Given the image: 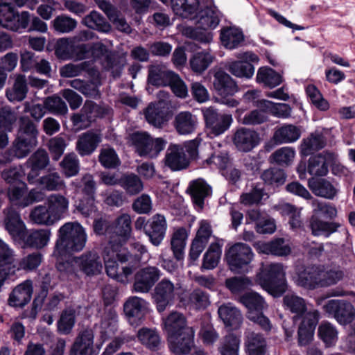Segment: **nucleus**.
I'll return each mask as SVG.
<instances>
[{"label": "nucleus", "instance_id": "nucleus-4", "mask_svg": "<svg viewBox=\"0 0 355 355\" xmlns=\"http://www.w3.org/2000/svg\"><path fill=\"white\" fill-rule=\"evenodd\" d=\"M256 282L275 297L282 295L288 288L283 265L278 263L263 265L256 276Z\"/></svg>", "mask_w": 355, "mask_h": 355}, {"label": "nucleus", "instance_id": "nucleus-53", "mask_svg": "<svg viewBox=\"0 0 355 355\" xmlns=\"http://www.w3.org/2000/svg\"><path fill=\"white\" fill-rule=\"evenodd\" d=\"M27 92L26 76L19 74L17 76L12 87L6 90V96L10 102L21 101L26 98Z\"/></svg>", "mask_w": 355, "mask_h": 355}, {"label": "nucleus", "instance_id": "nucleus-2", "mask_svg": "<svg viewBox=\"0 0 355 355\" xmlns=\"http://www.w3.org/2000/svg\"><path fill=\"white\" fill-rule=\"evenodd\" d=\"M87 235L85 229L78 222H67L58 230V239L53 256L57 257L56 267L61 272H69L71 264L64 261L70 254L82 251L86 245Z\"/></svg>", "mask_w": 355, "mask_h": 355}, {"label": "nucleus", "instance_id": "nucleus-31", "mask_svg": "<svg viewBox=\"0 0 355 355\" xmlns=\"http://www.w3.org/2000/svg\"><path fill=\"white\" fill-rule=\"evenodd\" d=\"M175 74L174 71L169 70L165 65H151L148 69V82L157 87L168 86Z\"/></svg>", "mask_w": 355, "mask_h": 355}, {"label": "nucleus", "instance_id": "nucleus-58", "mask_svg": "<svg viewBox=\"0 0 355 355\" xmlns=\"http://www.w3.org/2000/svg\"><path fill=\"white\" fill-rule=\"evenodd\" d=\"M20 57V65L23 71H28L31 69L35 68L37 73H44V58L37 62L35 58V54L28 51L22 52Z\"/></svg>", "mask_w": 355, "mask_h": 355}, {"label": "nucleus", "instance_id": "nucleus-57", "mask_svg": "<svg viewBox=\"0 0 355 355\" xmlns=\"http://www.w3.org/2000/svg\"><path fill=\"white\" fill-rule=\"evenodd\" d=\"M319 338L324 343L327 347L334 345L338 340V331L336 327L328 321H322L318 329Z\"/></svg>", "mask_w": 355, "mask_h": 355}, {"label": "nucleus", "instance_id": "nucleus-40", "mask_svg": "<svg viewBox=\"0 0 355 355\" xmlns=\"http://www.w3.org/2000/svg\"><path fill=\"white\" fill-rule=\"evenodd\" d=\"M340 223L336 222L324 221L316 216H312L310 219L309 227L314 236H324L329 237L333 233L337 232Z\"/></svg>", "mask_w": 355, "mask_h": 355}, {"label": "nucleus", "instance_id": "nucleus-24", "mask_svg": "<svg viewBox=\"0 0 355 355\" xmlns=\"http://www.w3.org/2000/svg\"><path fill=\"white\" fill-rule=\"evenodd\" d=\"M101 141L102 137L100 133L89 130L79 135L76 149L80 156H88L96 150Z\"/></svg>", "mask_w": 355, "mask_h": 355}, {"label": "nucleus", "instance_id": "nucleus-28", "mask_svg": "<svg viewBox=\"0 0 355 355\" xmlns=\"http://www.w3.org/2000/svg\"><path fill=\"white\" fill-rule=\"evenodd\" d=\"M163 325L167 337L182 334L183 331H187V329H193L187 325L184 314L178 311H172L164 318Z\"/></svg>", "mask_w": 355, "mask_h": 355}, {"label": "nucleus", "instance_id": "nucleus-3", "mask_svg": "<svg viewBox=\"0 0 355 355\" xmlns=\"http://www.w3.org/2000/svg\"><path fill=\"white\" fill-rule=\"evenodd\" d=\"M196 19V26L186 27L183 31L184 35L201 43L211 42L213 35L208 30L215 28L219 24L218 10L215 7H206L200 10Z\"/></svg>", "mask_w": 355, "mask_h": 355}, {"label": "nucleus", "instance_id": "nucleus-42", "mask_svg": "<svg viewBox=\"0 0 355 355\" xmlns=\"http://www.w3.org/2000/svg\"><path fill=\"white\" fill-rule=\"evenodd\" d=\"M180 302L195 309H205L210 304L209 294L200 288L194 289L185 297H182Z\"/></svg>", "mask_w": 355, "mask_h": 355}, {"label": "nucleus", "instance_id": "nucleus-23", "mask_svg": "<svg viewBox=\"0 0 355 355\" xmlns=\"http://www.w3.org/2000/svg\"><path fill=\"white\" fill-rule=\"evenodd\" d=\"M335 157L334 153L327 151L311 156L308 161V173L313 176L326 175L329 171V164Z\"/></svg>", "mask_w": 355, "mask_h": 355}, {"label": "nucleus", "instance_id": "nucleus-18", "mask_svg": "<svg viewBox=\"0 0 355 355\" xmlns=\"http://www.w3.org/2000/svg\"><path fill=\"white\" fill-rule=\"evenodd\" d=\"M167 230V222L164 215L156 214L148 220L146 235L155 246H159L164 240Z\"/></svg>", "mask_w": 355, "mask_h": 355}, {"label": "nucleus", "instance_id": "nucleus-12", "mask_svg": "<svg viewBox=\"0 0 355 355\" xmlns=\"http://www.w3.org/2000/svg\"><path fill=\"white\" fill-rule=\"evenodd\" d=\"M162 276L161 270L156 266H146L135 275L132 291L148 293Z\"/></svg>", "mask_w": 355, "mask_h": 355}, {"label": "nucleus", "instance_id": "nucleus-33", "mask_svg": "<svg viewBox=\"0 0 355 355\" xmlns=\"http://www.w3.org/2000/svg\"><path fill=\"white\" fill-rule=\"evenodd\" d=\"M174 127L180 135H186L193 133L198 125V119L190 112H180L175 116Z\"/></svg>", "mask_w": 355, "mask_h": 355}, {"label": "nucleus", "instance_id": "nucleus-32", "mask_svg": "<svg viewBox=\"0 0 355 355\" xmlns=\"http://www.w3.org/2000/svg\"><path fill=\"white\" fill-rule=\"evenodd\" d=\"M187 191L193 202L202 208L205 199L211 193V188L204 180L199 178L190 182Z\"/></svg>", "mask_w": 355, "mask_h": 355}, {"label": "nucleus", "instance_id": "nucleus-60", "mask_svg": "<svg viewBox=\"0 0 355 355\" xmlns=\"http://www.w3.org/2000/svg\"><path fill=\"white\" fill-rule=\"evenodd\" d=\"M284 304L286 309L295 314L293 317L295 321L297 317L302 315L306 311L304 300L295 295H286L284 297Z\"/></svg>", "mask_w": 355, "mask_h": 355}, {"label": "nucleus", "instance_id": "nucleus-43", "mask_svg": "<svg viewBox=\"0 0 355 355\" xmlns=\"http://www.w3.org/2000/svg\"><path fill=\"white\" fill-rule=\"evenodd\" d=\"M215 56L209 49L197 52L189 60L191 69L197 73L204 72L214 62Z\"/></svg>", "mask_w": 355, "mask_h": 355}, {"label": "nucleus", "instance_id": "nucleus-47", "mask_svg": "<svg viewBox=\"0 0 355 355\" xmlns=\"http://www.w3.org/2000/svg\"><path fill=\"white\" fill-rule=\"evenodd\" d=\"M31 166V171L28 175V180L30 183H35V180H40V183H43L44 178L39 176L40 171L44 168V150L39 149L28 160Z\"/></svg>", "mask_w": 355, "mask_h": 355}, {"label": "nucleus", "instance_id": "nucleus-48", "mask_svg": "<svg viewBox=\"0 0 355 355\" xmlns=\"http://www.w3.org/2000/svg\"><path fill=\"white\" fill-rule=\"evenodd\" d=\"M345 277L344 271L339 267L324 268L320 266V288L336 284Z\"/></svg>", "mask_w": 355, "mask_h": 355}, {"label": "nucleus", "instance_id": "nucleus-63", "mask_svg": "<svg viewBox=\"0 0 355 355\" xmlns=\"http://www.w3.org/2000/svg\"><path fill=\"white\" fill-rule=\"evenodd\" d=\"M286 177L284 170L277 168L265 170L261 175V178L265 184L276 187L283 184L285 182Z\"/></svg>", "mask_w": 355, "mask_h": 355}, {"label": "nucleus", "instance_id": "nucleus-36", "mask_svg": "<svg viewBox=\"0 0 355 355\" xmlns=\"http://www.w3.org/2000/svg\"><path fill=\"white\" fill-rule=\"evenodd\" d=\"M308 185L315 196L327 199L332 200L338 193L336 187L326 179L312 178L309 180Z\"/></svg>", "mask_w": 355, "mask_h": 355}, {"label": "nucleus", "instance_id": "nucleus-20", "mask_svg": "<svg viewBox=\"0 0 355 355\" xmlns=\"http://www.w3.org/2000/svg\"><path fill=\"white\" fill-rule=\"evenodd\" d=\"M148 302L139 297H130L124 304V312L132 325L137 326L143 320Z\"/></svg>", "mask_w": 355, "mask_h": 355}, {"label": "nucleus", "instance_id": "nucleus-35", "mask_svg": "<svg viewBox=\"0 0 355 355\" xmlns=\"http://www.w3.org/2000/svg\"><path fill=\"white\" fill-rule=\"evenodd\" d=\"M220 38L223 46L230 50L239 48L244 42L243 32L236 27H226L221 29Z\"/></svg>", "mask_w": 355, "mask_h": 355}, {"label": "nucleus", "instance_id": "nucleus-61", "mask_svg": "<svg viewBox=\"0 0 355 355\" xmlns=\"http://www.w3.org/2000/svg\"><path fill=\"white\" fill-rule=\"evenodd\" d=\"M62 171L67 178L76 176L80 171V161L77 155L72 153L66 155L60 163Z\"/></svg>", "mask_w": 355, "mask_h": 355}, {"label": "nucleus", "instance_id": "nucleus-62", "mask_svg": "<svg viewBox=\"0 0 355 355\" xmlns=\"http://www.w3.org/2000/svg\"><path fill=\"white\" fill-rule=\"evenodd\" d=\"M295 155L293 148L289 146L282 147L275 150L270 156L271 162L280 166H288L293 162Z\"/></svg>", "mask_w": 355, "mask_h": 355}, {"label": "nucleus", "instance_id": "nucleus-37", "mask_svg": "<svg viewBox=\"0 0 355 355\" xmlns=\"http://www.w3.org/2000/svg\"><path fill=\"white\" fill-rule=\"evenodd\" d=\"M218 313L227 327H237L242 323L243 317L241 311L231 303L220 306Z\"/></svg>", "mask_w": 355, "mask_h": 355}, {"label": "nucleus", "instance_id": "nucleus-29", "mask_svg": "<svg viewBox=\"0 0 355 355\" xmlns=\"http://www.w3.org/2000/svg\"><path fill=\"white\" fill-rule=\"evenodd\" d=\"M32 294V282L26 280L12 290L9 295L8 304L13 307H23L30 302Z\"/></svg>", "mask_w": 355, "mask_h": 355}, {"label": "nucleus", "instance_id": "nucleus-64", "mask_svg": "<svg viewBox=\"0 0 355 355\" xmlns=\"http://www.w3.org/2000/svg\"><path fill=\"white\" fill-rule=\"evenodd\" d=\"M240 340L234 334L225 336L218 347L221 355H239Z\"/></svg>", "mask_w": 355, "mask_h": 355}, {"label": "nucleus", "instance_id": "nucleus-10", "mask_svg": "<svg viewBox=\"0 0 355 355\" xmlns=\"http://www.w3.org/2000/svg\"><path fill=\"white\" fill-rule=\"evenodd\" d=\"M29 21L30 15L28 12H22L19 15L15 13L11 3L0 5V24L6 28L19 31L21 28H26Z\"/></svg>", "mask_w": 355, "mask_h": 355}, {"label": "nucleus", "instance_id": "nucleus-6", "mask_svg": "<svg viewBox=\"0 0 355 355\" xmlns=\"http://www.w3.org/2000/svg\"><path fill=\"white\" fill-rule=\"evenodd\" d=\"M225 257L230 270L234 273H241L252 261L254 254L248 245L236 243L228 249Z\"/></svg>", "mask_w": 355, "mask_h": 355}, {"label": "nucleus", "instance_id": "nucleus-14", "mask_svg": "<svg viewBox=\"0 0 355 355\" xmlns=\"http://www.w3.org/2000/svg\"><path fill=\"white\" fill-rule=\"evenodd\" d=\"M295 284L308 290L320 288V266L298 268L293 277Z\"/></svg>", "mask_w": 355, "mask_h": 355}, {"label": "nucleus", "instance_id": "nucleus-49", "mask_svg": "<svg viewBox=\"0 0 355 355\" xmlns=\"http://www.w3.org/2000/svg\"><path fill=\"white\" fill-rule=\"evenodd\" d=\"M260 252L276 256H286L291 252L290 247L285 243L284 239H276L270 242L258 245Z\"/></svg>", "mask_w": 355, "mask_h": 355}, {"label": "nucleus", "instance_id": "nucleus-25", "mask_svg": "<svg viewBox=\"0 0 355 355\" xmlns=\"http://www.w3.org/2000/svg\"><path fill=\"white\" fill-rule=\"evenodd\" d=\"M165 164L175 171L187 168L189 165V159L185 155L183 146L171 145L165 156Z\"/></svg>", "mask_w": 355, "mask_h": 355}, {"label": "nucleus", "instance_id": "nucleus-11", "mask_svg": "<svg viewBox=\"0 0 355 355\" xmlns=\"http://www.w3.org/2000/svg\"><path fill=\"white\" fill-rule=\"evenodd\" d=\"M175 291L174 284L168 279L164 278L156 284L152 293V300L159 313L164 312L168 306L173 304Z\"/></svg>", "mask_w": 355, "mask_h": 355}, {"label": "nucleus", "instance_id": "nucleus-15", "mask_svg": "<svg viewBox=\"0 0 355 355\" xmlns=\"http://www.w3.org/2000/svg\"><path fill=\"white\" fill-rule=\"evenodd\" d=\"M37 144V141L33 138L26 139L17 135L11 148L3 154L0 155V163H8L12 161L13 157L21 159L26 157Z\"/></svg>", "mask_w": 355, "mask_h": 355}, {"label": "nucleus", "instance_id": "nucleus-34", "mask_svg": "<svg viewBox=\"0 0 355 355\" xmlns=\"http://www.w3.org/2000/svg\"><path fill=\"white\" fill-rule=\"evenodd\" d=\"M301 135L300 127L293 124H284L276 129L273 139L277 144H291L297 141Z\"/></svg>", "mask_w": 355, "mask_h": 355}, {"label": "nucleus", "instance_id": "nucleus-19", "mask_svg": "<svg viewBox=\"0 0 355 355\" xmlns=\"http://www.w3.org/2000/svg\"><path fill=\"white\" fill-rule=\"evenodd\" d=\"M232 141L239 151L247 153L251 151L259 144L260 137L254 130L240 128L235 132Z\"/></svg>", "mask_w": 355, "mask_h": 355}, {"label": "nucleus", "instance_id": "nucleus-5", "mask_svg": "<svg viewBox=\"0 0 355 355\" xmlns=\"http://www.w3.org/2000/svg\"><path fill=\"white\" fill-rule=\"evenodd\" d=\"M130 139L139 155L149 158L157 157L167 143L160 137L153 139L146 132H134L130 135Z\"/></svg>", "mask_w": 355, "mask_h": 355}, {"label": "nucleus", "instance_id": "nucleus-9", "mask_svg": "<svg viewBox=\"0 0 355 355\" xmlns=\"http://www.w3.org/2000/svg\"><path fill=\"white\" fill-rule=\"evenodd\" d=\"M202 113L209 134L214 137L223 134L233 121L231 114L220 113L212 107L204 109Z\"/></svg>", "mask_w": 355, "mask_h": 355}, {"label": "nucleus", "instance_id": "nucleus-59", "mask_svg": "<svg viewBox=\"0 0 355 355\" xmlns=\"http://www.w3.org/2000/svg\"><path fill=\"white\" fill-rule=\"evenodd\" d=\"M140 343L146 347L155 350L160 344V337L155 329L143 327L137 332Z\"/></svg>", "mask_w": 355, "mask_h": 355}, {"label": "nucleus", "instance_id": "nucleus-22", "mask_svg": "<svg viewBox=\"0 0 355 355\" xmlns=\"http://www.w3.org/2000/svg\"><path fill=\"white\" fill-rule=\"evenodd\" d=\"M94 338L91 329L80 331L71 347L69 355H94Z\"/></svg>", "mask_w": 355, "mask_h": 355}, {"label": "nucleus", "instance_id": "nucleus-21", "mask_svg": "<svg viewBox=\"0 0 355 355\" xmlns=\"http://www.w3.org/2000/svg\"><path fill=\"white\" fill-rule=\"evenodd\" d=\"M75 264L88 276L99 273L103 268L99 255L95 251H87L73 259Z\"/></svg>", "mask_w": 355, "mask_h": 355}, {"label": "nucleus", "instance_id": "nucleus-54", "mask_svg": "<svg viewBox=\"0 0 355 355\" xmlns=\"http://www.w3.org/2000/svg\"><path fill=\"white\" fill-rule=\"evenodd\" d=\"M222 253V244L220 241H216L209 245L203 256L202 268L211 270L215 268L219 262Z\"/></svg>", "mask_w": 355, "mask_h": 355}, {"label": "nucleus", "instance_id": "nucleus-7", "mask_svg": "<svg viewBox=\"0 0 355 355\" xmlns=\"http://www.w3.org/2000/svg\"><path fill=\"white\" fill-rule=\"evenodd\" d=\"M108 107L100 105L92 101H86L80 111L73 114L71 121L76 130L86 129L96 118H101L108 114Z\"/></svg>", "mask_w": 355, "mask_h": 355}, {"label": "nucleus", "instance_id": "nucleus-56", "mask_svg": "<svg viewBox=\"0 0 355 355\" xmlns=\"http://www.w3.org/2000/svg\"><path fill=\"white\" fill-rule=\"evenodd\" d=\"M257 81L266 87L273 88L282 83V77L271 68L261 67L257 71Z\"/></svg>", "mask_w": 355, "mask_h": 355}, {"label": "nucleus", "instance_id": "nucleus-26", "mask_svg": "<svg viewBox=\"0 0 355 355\" xmlns=\"http://www.w3.org/2000/svg\"><path fill=\"white\" fill-rule=\"evenodd\" d=\"M327 139L322 131L315 130L304 138L299 146L302 157H308L325 147Z\"/></svg>", "mask_w": 355, "mask_h": 355}, {"label": "nucleus", "instance_id": "nucleus-16", "mask_svg": "<svg viewBox=\"0 0 355 355\" xmlns=\"http://www.w3.org/2000/svg\"><path fill=\"white\" fill-rule=\"evenodd\" d=\"M211 235L212 230L210 224L206 220H201L190 248L189 256L191 263L194 264L195 261L198 260L207 246Z\"/></svg>", "mask_w": 355, "mask_h": 355}, {"label": "nucleus", "instance_id": "nucleus-44", "mask_svg": "<svg viewBox=\"0 0 355 355\" xmlns=\"http://www.w3.org/2000/svg\"><path fill=\"white\" fill-rule=\"evenodd\" d=\"M187 237V232L184 227L177 229L172 234L171 247L173 256L177 261H181L184 259Z\"/></svg>", "mask_w": 355, "mask_h": 355}, {"label": "nucleus", "instance_id": "nucleus-46", "mask_svg": "<svg viewBox=\"0 0 355 355\" xmlns=\"http://www.w3.org/2000/svg\"><path fill=\"white\" fill-rule=\"evenodd\" d=\"M245 346L248 355H264L266 341L261 334L248 331L246 334Z\"/></svg>", "mask_w": 355, "mask_h": 355}, {"label": "nucleus", "instance_id": "nucleus-1", "mask_svg": "<svg viewBox=\"0 0 355 355\" xmlns=\"http://www.w3.org/2000/svg\"><path fill=\"white\" fill-rule=\"evenodd\" d=\"M132 234V220L128 214L119 216L107 227L108 242L103 248V258L107 275L119 282L125 284L135 271L134 263L139 258L123 248Z\"/></svg>", "mask_w": 355, "mask_h": 355}, {"label": "nucleus", "instance_id": "nucleus-27", "mask_svg": "<svg viewBox=\"0 0 355 355\" xmlns=\"http://www.w3.org/2000/svg\"><path fill=\"white\" fill-rule=\"evenodd\" d=\"M68 200L61 195L53 194L48 198V208L46 214V225H51L58 221L62 213L67 209Z\"/></svg>", "mask_w": 355, "mask_h": 355}, {"label": "nucleus", "instance_id": "nucleus-30", "mask_svg": "<svg viewBox=\"0 0 355 355\" xmlns=\"http://www.w3.org/2000/svg\"><path fill=\"white\" fill-rule=\"evenodd\" d=\"M214 89L220 96H232L237 92L236 83L227 73L218 71L214 74Z\"/></svg>", "mask_w": 355, "mask_h": 355}, {"label": "nucleus", "instance_id": "nucleus-41", "mask_svg": "<svg viewBox=\"0 0 355 355\" xmlns=\"http://www.w3.org/2000/svg\"><path fill=\"white\" fill-rule=\"evenodd\" d=\"M144 116L147 122L155 128H162L167 121L166 112L161 103L149 104L144 110Z\"/></svg>", "mask_w": 355, "mask_h": 355}, {"label": "nucleus", "instance_id": "nucleus-55", "mask_svg": "<svg viewBox=\"0 0 355 355\" xmlns=\"http://www.w3.org/2000/svg\"><path fill=\"white\" fill-rule=\"evenodd\" d=\"M198 6V0H171L174 12L184 18H188L195 13Z\"/></svg>", "mask_w": 355, "mask_h": 355}, {"label": "nucleus", "instance_id": "nucleus-13", "mask_svg": "<svg viewBox=\"0 0 355 355\" xmlns=\"http://www.w3.org/2000/svg\"><path fill=\"white\" fill-rule=\"evenodd\" d=\"M324 310L334 315L341 325L350 324L355 318V309L349 302L340 300H329L323 306Z\"/></svg>", "mask_w": 355, "mask_h": 355}, {"label": "nucleus", "instance_id": "nucleus-50", "mask_svg": "<svg viewBox=\"0 0 355 355\" xmlns=\"http://www.w3.org/2000/svg\"><path fill=\"white\" fill-rule=\"evenodd\" d=\"M118 315L115 311L108 310L104 313L101 322V334L102 338L107 339L114 336L118 330Z\"/></svg>", "mask_w": 355, "mask_h": 355}, {"label": "nucleus", "instance_id": "nucleus-38", "mask_svg": "<svg viewBox=\"0 0 355 355\" xmlns=\"http://www.w3.org/2000/svg\"><path fill=\"white\" fill-rule=\"evenodd\" d=\"M73 187L76 197H95L96 182L94 177L90 173L85 174L80 179H76L71 183Z\"/></svg>", "mask_w": 355, "mask_h": 355}, {"label": "nucleus", "instance_id": "nucleus-17", "mask_svg": "<svg viewBox=\"0 0 355 355\" xmlns=\"http://www.w3.org/2000/svg\"><path fill=\"white\" fill-rule=\"evenodd\" d=\"M195 331L193 329H187L182 334L167 337L170 350L175 355H187L194 345Z\"/></svg>", "mask_w": 355, "mask_h": 355}, {"label": "nucleus", "instance_id": "nucleus-52", "mask_svg": "<svg viewBox=\"0 0 355 355\" xmlns=\"http://www.w3.org/2000/svg\"><path fill=\"white\" fill-rule=\"evenodd\" d=\"M119 185L130 196H135L144 189L141 180L134 173L123 174L119 179Z\"/></svg>", "mask_w": 355, "mask_h": 355}, {"label": "nucleus", "instance_id": "nucleus-39", "mask_svg": "<svg viewBox=\"0 0 355 355\" xmlns=\"http://www.w3.org/2000/svg\"><path fill=\"white\" fill-rule=\"evenodd\" d=\"M6 227L9 233L19 239H25L26 227L20 215L16 211L10 209L6 218Z\"/></svg>", "mask_w": 355, "mask_h": 355}, {"label": "nucleus", "instance_id": "nucleus-45", "mask_svg": "<svg viewBox=\"0 0 355 355\" xmlns=\"http://www.w3.org/2000/svg\"><path fill=\"white\" fill-rule=\"evenodd\" d=\"M239 302L248 309V313H261L268 307V304L264 299L255 292L245 293L240 297Z\"/></svg>", "mask_w": 355, "mask_h": 355}, {"label": "nucleus", "instance_id": "nucleus-8", "mask_svg": "<svg viewBox=\"0 0 355 355\" xmlns=\"http://www.w3.org/2000/svg\"><path fill=\"white\" fill-rule=\"evenodd\" d=\"M235 57L239 60H227L225 64V69L236 77L252 78L254 73L252 62L258 63L259 57L251 51L236 53Z\"/></svg>", "mask_w": 355, "mask_h": 355}, {"label": "nucleus", "instance_id": "nucleus-51", "mask_svg": "<svg viewBox=\"0 0 355 355\" xmlns=\"http://www.w3.org/2000/svg\"><path fill=\"white\" fill-rule=\"evenodd\" d=\"M83 24L90 29L102 33H108L111 30L110 24L98 12L93 10L87 15L82 21Z\"/></svg>", "mask_w": 355, "mask_h": 355}]
</instances>
